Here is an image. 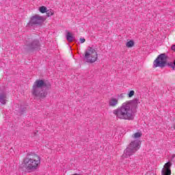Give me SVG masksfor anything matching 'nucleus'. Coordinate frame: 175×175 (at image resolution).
Here are the masks:
<instances>
[{
    "mask_svg": "<svg viewBox=\"0 0 175 175\" xmlns=\"http://www.w3.org/2000/svg\"><path fill=\"white\" fill-rule=\"evenodd\" d=\"M139 103V98L126 101L123 103L120 107L114 109L113 113L119 120L131 121L133 120V111L137 109Z\"/></svg>",
    "mask_w": 175,
    "mask_h": 175,
    "instance_id": "1",
    "label": "nucleus"
},
{
    "mask_svg": "<svg viewBox=\"0 0 175 175\" xmlns=\"http://www.w3.org/2000/svg\"><path fill=\"white\" fill-rule=\"evenodd\" d=\"M51 88V84L43 79H37L33 84L31 94L37 99H44L47 96V91Z\"/></svg>",
    "mask_w": 175,
    "mask_h": 175,
    "instance_id": "2",
    "label": "nucleus"
},
{
    "mask_svg": "<svg viewBox=\"0 0 175 175\" xmlns=\"http://www.w3.org/2000/svg\"><path fill=\"white\" fill-rule=\"evenodd\" d=\"M40 157L36 154H27L23 161L22 166L31 173L36 172L40 166Z\"/></svg>",
    "mask_w": 175,
    "mask_h": 175,
    "instance_id": "3",
    "label": "nucleus"
},
{
    "mask_svg": "<svg viewBox=\"0 0 175 175\" xmlns=\"http://www.w3.org/2000/svg\"><path fill=\"white\" fill-rule=\"evenodd\" d=\"M140 146V140L135 139L132 141L128 147L124 150L122 158H129L131 155H133L136 151L139 150Z\"/></svg>",
    "mask_w": 175,
    "mask_h": 175,
    "instance_id": "4",
    "label": "nucleus"
},
{
    "mask_svg": "<svg viewBox=\"0 0 175 175\" xmlns=\"http://www.w3.org/2000/svg\"><path fill=\"white\" fill-rule=\"evenodd\" d=\"M85 59L86 62L89 64H94L98 59V53L95 49L93 47L89 46L85 52Z\"/></svg>",
    "mask_w": 175,
    "mask_h": 175,
    "instance_id": "5",
    "label": "nucleus"
},
{
    "mask_svg": "<svg viewBox=\"0 0 175 175\" xmlns=\"http://www.w3.org/2000/svg\"><path fill=\"white\" fill-rule=\"evenodd\" d=\"M46 21V18L42 16L36 14L30 18V21L27 24V27L31 28L36 27V25H42Z\"/></svg>",
    "mask_w": 175,
    "mask_h": 175,
    "instance_id": "6",
    "label": "nucleus"
},
{
    "mask_svg": "<svg viewBox=\"0 0 175 175\" xmlns=\"http://www.w3.org/2000/svg\"><path fill=\"white\" fill-rule=\"evenodd\" d=\"M25 44L28 51H36L40 49V42L38 39H34L31 41L26 40Z\"/></svg>",
    "mask_w": 175,
    "mask_h": 175,
    "instance_id": "7",
    "label": "nucleus"
},
{
    "mask_svg": "<svg viewBox=\"0 0 175 175\" xmlns=\"http://www.w3.org/2000/svg\"><path fill=\"white\" fill-rule=\"evenodd\" d=\"M170 167H172V163H166L161 170V175H171L172 170H170Z\"/></svg>",
    "mask_w": 175,
    "mask_h": 175,
    "instance_id": "8",
    "label": "nucleus"
},
{
    "mask_svg": "<svg viewBox=\"0 0 175 175\" xmlns=\"http://www.w3.org/2000/svg\"><path fill=\"white\" fill-rule=\"evenodd\" d=\"M118 105V98H116L114 97H112L109 100V106L111 107H114Z\"/></svg>",
    "mask_w": 175,
    "mask_h": 175,
    "instance_id": "9",
    "label": "nucleus"
},
{
    "mask_svg": "<svg viewBox=\"0 0 175 175\" xmlns=\"http://www.w3.org/2000/svg\"><path fill=\"white\" fill-rule=\"evenodd\" d=\"M0 103H2V105L6 103V94H2L0 95Z\"/></svg>",
    "mask_w": 175,
    "mask_h": 175,
    "instance_id": "10",
    "label": "nucleus"
},
{
    "mask_svg": "<svg viewBox=\"0 0 175 175\" xmlns=\"http://www.w3.org/2000/svg\"><path fill=\"white\" fill-rule=\"evenodd\" d=\"M142 136H143L142 132H137L132 135V137H133V139H140Z\"/></svg>",
    "mask_w": 175,
    "mask_h": 175,
    "instance_id": "11",
    "label": "nucleus"
},
{
    "mask_svg": "<svg viewBox=\"0 0 175 175\" xmlns=\"http://www.w3.org/2000/svg\"><path fill=\"white\" fill-rule=\"evenodd\" d=\"M66 40L68 42H73V36H72V33L70 32H68L66 34Z\"/></svg>",
    "mask_w": 175,
    "mask_h": 175,
    "instance_id": "12",
    "label": "nucleus"
},
{
    "mask_svg": "<svg viewBox=\"0 0 175 175\" xmlns=\"http://www.w3.org/2000/svg\"><path fill=\"white\" fill-rule=\"evenodd\" d=\"M126 46L129 48L133 47V46H135V42H133V40H130L126 42Z\"/></svg>",
    "mask_w": 175,
    "mask_h": 175,
    "instance_id": "13",
    "label": "nucleus"
},
{
    "mask_svg": "<svg viewBox=\"0 0 175 175\" xmlns=\"http://www.w3.org/2000/svg\"><path fill=\"white\" fill-rule=\"evenodd\" d=\"M46 16L47 17H51V16H53V14H54V11L53 10H46Z\"/></svg>",
    "mask_w": 175,
    "mask_h": 175,
    "instance_id": "14",
    "label": "nucleus"
},
{
    "mask_svg": "<svg viewBox=\"0 0 175 175\" xmlns=\"http://www.w3.org/2000/svg\"><path fill=\"white\" fill-rule=\"evenodd\" d=\"M39 10L40 13H46V12H47V8L44 6H41L39 8Z\"/></svg>",
    "mask_w": 175,
    "mask_h": 175,
    "instance_id": "15",
    "label": "nucleus"
},
{
    "mask_svg": "<svg viewBox=\"0 0 175 175\" xmlns=\"http://www.w3.org/2000/svg\"><path fill=\"white\" fill-rule=\"evenodd\" d=\"M135 95V91L131 90L129 93L128 94L129 98H132Z\"/></svg>",
    "mask_w": 175,
    "mask_h": 175,
    "instance_id": "16",
    "label": "nucleus"
},
{
    "mask_svg": "<svg viewBox=\"0 0 175 175\" xmlns=\"http://www.w3.org/2000/svg\"><path fill=\"white\" fill-rule=\"evenodd\" d=\"M85 42V38H80L79 39V43H81V44H83V43H84Z\"/></svg>",
    "mask_w": 175,
    "mask_h": 175,
    "instance_id": "17",
    "label": "nucleus"
},
{
    "mask_svg": "<svg viewBox=\"0 0 175 175\" xmlns=\"http://www.w3.org/2000/svg\"><path fill=\"white\" fill-rule=\"evenodd\" d=\"M171 50H172L173 51H175V45L172 46Z\"/></svg>",
    "mask_w": 175,
    "mask_h": 175,
    "instance_id": "18",
    "label": "nucleus"
},
{
    "mask_svg": "<svg viewBox=\"0 0 175 175\" xmlns=\"http://www.w3.org/2000/svg\"><path fill=\"white\" fill-rule=\"evenodd\" d=\"M118 96H119V98H124V94H121L120 95H118Z\"/></svg>",
    "mask_w": 175,
    "mask_h": 175,
    "instance_id": "19",
    "label": "nucleus"
}]
</instances>
